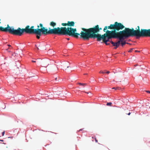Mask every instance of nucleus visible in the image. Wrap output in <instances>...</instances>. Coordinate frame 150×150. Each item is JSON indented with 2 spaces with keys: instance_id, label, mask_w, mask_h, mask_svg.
Returning <instances> with one entry per match:
<instances>
[{
  "instance_id": "1",
  "label": "nucleus",
  "mask_w": 150,
  "mask_h": 150,
  "mask_svg": "<svg viewBox=\"0 0 150 150\" xmlns=\"http://www.w3.org/2000/svg\"><path fill=\"white\" fill-rule=\"evenodd\" d=\"M81 29L83 31H81V32L80 38L84 40H89L90 38L95 39L96 38L97 40L100 41L101 40V38L104 35V34L101 35L98 33L102 28H99L98 25L93 28L88 29L82 28Z\"/></svg>"
},
{
  "instance_id": "2",
  "label": "nucleus",
  "mask_w": 150,
  "mask_h": 150,
  "mask_svg": "<svg viewBox=\"0 0 150 150\" xmlns=\"http://www.w3.org/2000/svg\"><path fill=\"white\" fill-rule=\"evenodd\" d=\"M125 27V26L121 23L115 22L114 23V30L111 31L108 30L106 32L116 38L120 35L128 33V28H125L124 30L119 31Z\"/></svg>"
},
{
  "instance_id": "3",
  "label": "nucleus",
  "mask_w": 150,
  "mask_h": 150,
  "mask_svg": "<svg viewBox=\"0 0 150 150\" xmlns=\"http://www.w3.org/2000/svg\"><path fill=\"white\" fill-rule=\"evenodd\" d=\"M137 29L134 30L133 28H128V33L131 36H136L137 38L140 37H150V29H141L140 30L139 26H137Z\"/></svg>"
},
{
  "instance_id": "4",
  "label": "nucleus",
  "mask_w": 150,
  "mask_h": 150,
  "mask_svg": "<svg viewBox=\"0 0 150 150\" xmlns=\"http://www.w3.org/2000/svg\"><path fill=\"white\" fill-rule=\"evenodd\" d=\"M49 30L45 27L42 28H38L37 35L36 37L38 39L40 38V37L42 34L45 35L47 34H54L60 35V27L54 28L53 29H51L49 28Z\"/></svg>"
},
{
  "instance_id": "5",
  "label": "nucleus",
  "mask_w": 150,
  "mask_h": 150,
  "mask_svg": "<svg viewBox=\"0 0 150 150\" xmlns=\"http://www.w3.org/2000/svg\"><path fill=\"white\" fill-rule=\"evenodd\" d=\"M60 35H68L76 38H78L79 35H81V33H76V28L71 27H61L60 28Z\"/></svg>"
},
{
  "instance_id": "6",
  "label": "nucleus",
  "mask_w": 150,
  "mask_h": 150,
  "mask_svg": "<svg viewBox=\"0 0 150 150\" xmlns=\"http://www.w3.org/2000/svg\"><path fill=\"white\" fill-rule=\"evenodd\" d=\"M42 64V67L47 68V69L49 71H54L55 69H57L56 65L53 64L49 60H45L43 61Z\"/></svg>"
},
{
  "instance_id": "7",
  "label": "nucleus",
  "mask_w": 150,
  "mask_h": 150,
  "mask_svg": "<svg viewBox=\"0 0 150 150\" xmlns=\"http://www.w3.org/2000/svg\"><path fill=\"white\" fill-rule=\"evenodd\" d=\"M25 28L21 29L20 28H18L17 29H14V28L10 27V33L13 35H17L18 36H21L25 32V31L24 30Z\"/></svg>"
},
{
  "instance_id": "8",
  "label": "nucleus",
  "mask_w": 150,
  "mask_h": 150,
  "mask_svg": "<svg viewBox=\"0 0 150 150\" xmlns=\"http://www.w3.org/2000/svg\"><path fill=\"white\" fill-rule=\"evenodd\" d=\"M115 38L116 37L106 32V33L104 34V35L103 38H101V40L102 39L103 42L106 45H109L110 44L109 43H108V42L110 41V42L111 41L109 40L110 39Z\"/></svg>"
},
{
  "instance_id": "9",
  "label": "nucleus",
  "mask_w": 150,
  "mask_h": 150,
  "mask_svg": "<svg viewBox=\"0 0 150 150\" xmlns=\"http://www.w3.org/2000/svg\"><path fill=\"white\" fill-rule=\"evenodd\" d=\"M34 27L33 26H32L30 28L29 25H27L25 28V33H26L28 34H35L37 35L38 28L34 29Z\"/></svg>"
},
{
  "instance_id": "10",
  "label": "nucleus",
  "mask_w": 150,
  "mask_h": 150,
  "mask_svg": "<svg viewBox=\"0 0 150 150\" xmlns=\"http://www.w3.org/2000/svg\"><path fill=\"white\" fill-rule=\"evenodd\" d=\"M131 36L128 33L127 34H124L121 35H120L118 37L116 38H118L119 40H120V38L121 40L120 43L121 42V44L122 46H123L126 44H128L125 42V41L124 40L125 39L129 38V37Z\"/></svg>"
},
{
  "instance_id": "11",
  "label": "nucleus",
  "mask_w": 150,
  "mask_h": 150,
  "mask_svg": "<svg viewBox=\"0 0 150 150\" xmlns=\"http://www.w3.org/2000/svg\"><path fill=\"white\" fill-rule=\"evenodd\" d=\"M10 57L13 59H16L17 58L18 55L15 53V52L10 51Z\"/></svg>"
},
{
  "instance_id": "12",
  "label": "nucleus",
  "mask_w": 150,
  "mask_h": 150,
  "mask_svg": "<svg viewBox=\"0 0 150 150\" xmlns=\"http://www.w3.org/2000/svg\"><path fill=\"white\" fill-rule=\"evenodd\" d=\"M108 28V29H113L114 30V24H111L110 25L108 26H105V27L103 29V31L104 32H106V31L108 30H107V29Z\"/></svg>"
},
{
  "instance_id": "13",
  "label": "nucleus",
  "mask_w": 150,
  "mask_h": 150,
  "mask_svg": "<svg viewBox=\"0 0 150 150\" xmlns=\"http://www.w3.org/2000/svg\"><path fill=\"white\" fill-rule=\"evenodd\" d=\"M120 40L121 39H120V40H118L116 42H114L112 41H110V42L113 45V46L115 47L114 48L115 49H116L119 46L120 44Z\"/></svg>"
},
{
  "instance_id": "14",
  "label": "nucleus",
  "mask_w": 150,
  "mask_h": 150,
  "mask_svg": "<svg viewBox=\"0 0 150 150\" xmlns=\"http://www.w3.org/2000/svg\"><path fill=\"white\" fill-rule=\"evenodd\" d=\"M69 64L68 62H66L65 64H63L62 65L63 68L64 69H65L67 71H68V70L66 68H69V70H70L71 69V67L69 66Z\"/></svg>"
},
{
  "instance_id": "15",
  "label": "nucleus",
  "mask_w": 150,
  "mask_h": 150,
  "mask_svg": "<svg viewBox=\"0 0 150 150\" xmlns=\"http://www.w3.org/2000/svg\"><path fill=\"white\" fill-rule=\"evenodd\" d=\"M0 31L4 32H9V26L8 25H7V27L4 28L2 26H0Z\"/></svg>"
},
{
  "instance_id": "16",
  "label": "nucleus",
  "mask_w": 150,
  "mask_h": 150,
  "mask_svg": "<svg viewBox=\"0 0 150 150\" xmlns=\"http://www.w3.org/2000/svg\"><path fill=\"white\" fill-rule=\"evenodd\" d=\"M68 26L70 27H73L74 26L75 23L73 21L67 22Z\"/></svg>"
},
{
  "instance_id": "17",
  "label": "nucleus",
  "mask_w": 150,
  "mask_h": 150,
  "mask_svg": "<svg viewBox=\"0 0 150 150\" xmlns=\"http://www.w3.org/2000/svg\"><path fill=\"white\" fill-rule=\"evenodd\" d=\"M50 25L51 26L53 27H54L56 25V24L55 23L52 21L51 22L50 24Z\"/></svg>"
},
{
  "instance_id": "18",
  "label": "nucleus",
  "mask_w": 150,
  "mask_h": 150,
  "mask_svg": "<svg viewBox=\"0 0 150 150\" xmlns=\"http://www.w3.org/2000/svg\"><path fill=\"white\" fill-rule=\"evenodd\" d=\"M61 25L62 26H68L67 23H62Z\"/></svg>"
},
{
  "instance_id": "19",
  "label": "nucleus",
  "mask_w": 150,
  "mask_h": 150,
  "mask_svg": "<svg viewBox=\"0 0 150 150\" xmlns=\"http://www.w3.org/2000/svg\"><path fill=\"white\" fill-rule=\"evenodd\" d=\"M112 104L111 102L108 103H107L106 105L107 106H111V105Z\"/></svg>"
},
{
  "instance_id": "20",
  "label": "nucleus",
  "mask_w": 150,
  "mask_h": 150,
  "mask_svg": "<svg viewBox=\"0 0 150 150\" xmlns=\"http://www.w3.org/2000/svg\"><path fill=\"white\" fill-rule=\"evenodd\" d=\"M106 71V70H104V71H100L99 72V73H102V74L105 73Z\"/></svg>"
},
{
  "instance_id": "21",
  "label": "nucleus",
  "mask_w": 150,
  "mask_h": 150,
  "mask_svg": "<svg viewBox=\"0 0 150 150\" xmlns=\"http://www.w3.org/2000/svg\"><path fill=\"white\" fill-rule=\"evenodd\" d=\"M78 84L80 85H82V86L86 85V83H78Z\"/></svg>"
},
{
  "instance_id": "22",
  "label": "nucleus",
  "mask_w": 150,
  "mask_h": 150,
  "mask_svg": "<svg viewBox=\"0 0 150 150\" xmlns=\"http://www.w3.org/2000/svg\"><path fill=\"white\" fill-rule=\"evenodd\" d=\"M40 26L41 27V28H42L44 27H43V25L42 23H40Z\"/></svg>"
},
{
  "instance_id": "23",
  "label": "nucleus",
  "mask_w": 150,
  "mask_h": 150,
  "mask_svg": "<svg viewBox=\"0 0 150 150\" xmlns=\"http://www.w3.org/2000/svg\"><path fill=\"white\" fill-rule=\"evenodd\" d=\"M94 138V139L95 140V141H96V143L97 142H98V140L96 139V137H95Z\"/></svg>"
},
{
  "instance_id": "24",
  "label": "nucleus",
  "mask_w": 150,
  "mask_h": 150,
  "mask_svg": "<svg viewBox=\"0 0 150 150\" xmlns=\"http://www.w3.org/2000/svg\"><path fill=\"white\" fill-rule=\"evenodd\" d=\"M133 49V48H131V49H130V50L129 51V52H132V50Z\"/></svg>"
},
{
  "instance_id": "25",
  "label": "nucleus",
  "mask_w": 150,
  "mask_h": 150,
  "mask_svg": "<svg viewBox=\"0 0 150 150\" xmlns=\"http://www.w3.org/2000/svg\"><path fill=\"white\" fill-rule=\"evenodd\" d=\"M4 134H5V132L4 131V132H2V135L3 136L4 135Z\"/></svg>"
},
{
  "instance_id": "26",
  "label": "nucleus",
  "mask_w": 150,
  "mask_h": 150,
  "mask_svg": "<svg viewBox=\"0 0 150 150\" xmlns=\"http://www.w3.org/2000/svg\"><path fill=\"white\" fill-rule=\"evenodd\" d=\"M110 71H106V72H105V73H106L107 74H109V73H110Z\"/></svg>"
},
{
  "instance_id": "27",
  "label": "nucleus",
  "mask_w": 150,
  "mask_h": 150,
  "mask_svg": "<svg viewBox=\"0 0 150 150\" xmlns=\"http://www.w3.org/2000/svg\"><path fill=\"white\" fill-rule=\"evenodd\" d=\"M118 88H117V87H116V88L113 87V88H112V89H117Z\"/></svg>"
},
{
  "instance_id": "28",
  "label": "nucleus",
  "mask_w": 150,
  "mask_h": 150,
  "mask_svg": "<svg viewBox=\"0 0 150 150\" xmlns=\"http://www.w3.org/2000/svg\"><path fill=\"white\" fill-rule=\"evenodd\" d=\"M59 78H55V80L56 81H58L59 80Z\"/></svg>"
},
{
  "instance_id": "29",
  "label": "nucleus",
  "mask_w": 150,
  "mask_h": 150,
  "mask_svg": "<svg viewBox=\"0 0 150 150\" xmlns=\"http://www.w3.org/2000/svg\"><path fill=\"white\" fill-rule=\"evenodd\" d=\"M32 62H36V60H32Z\"/></svg>"
},
{
  "instance_id": "30",
  "label": "nucleus",
  "mask_w": 150,
  "mask_h": 150,
  "mask_svg": "<svg viewBox=\"0 0 150 150\" xmlns=\"http://www.w3.org/2000/svg\"><path fill=\"white\" fill-rule=\"evenodd\" d=\"M146 91V92L150 93V91Z\"/></svg>"
},
{
  "instance_id": "31",
  "label": "nucleus",
  "mask_w": 150,
  "mask_h": 150,
  "mask_svg": "<svg viewBox=\"0 0 150 150\" xmlns=\"http://www.w3.org/2000/svg\"><path fill=\"white\" fill-rule=\"evenodd\" d=\"M118 81L121 82V79H119L118 80Z\"/></svg>"
},
{
  "instance_id": "32",
  "label": "nucleus",
  "mask_w": 150,
  "mask_h": 150,
  "mask_svg": "<svg viewBox=\"0 0 150 150\" xmlns=\"http://www.w3.org/2000/svg\"><path fill=\"white\" fill-rule=\"evenodd\" d=\"M37 27H38L37 28H39L40 27V25H38Z\"/></svg>"
},
{
  "instance_id": "33",
  "label": "nucleus",
  "mask_w": 150,
  "mask_h": 150,
  "mask_svg": "<svg viewBox=\"0 0 150 150\" xmlns=\"http://www.w3.org/2000/svg\"><path fill=\"white\" fill-rule=\"evenodd\" d=\"M82 130H83V129H80L79 130V131H82Z\"/></svg>"
},
{
  "instance_id": "34",
  "label": "nucleus",
  "mask_w": 150,
  "mask_h": 150,
  "mask_svg": "<svg viewBox=\"0 0 150 150\" xmlns=\"http://www.w3.org/2000/svg\"><path fill=\"white\" fill-rule=\"evenodd\" d=\"M131 114V113L130 112H129V113L128 114V115H129Z\"/></svg>"
},
{
  "instance_id": "35",
  "label": "nucleus",
  "mask_w": 150,
  "mask_h": 150,
  "mask_svg": "<svg viewBox=\"0 0 150 150\" xmlns=\"http://www.w3.org/2000/svg\"><path fill=\"white\" fill-rule=\"evenodd\" d=\"M10 50L11 49V48H12V47H11V46L10 45Z\"/></svg>"
},
{
  "instance_id": "36",
  "label": "nucleus",
  "mask_w": 150,
  "mask_h": 150,
  "mask_svg": "<svg viewBox=\"0 0 150 150\" xmlns=\"http://www.w3.org/2000/svg\"><path fill=\"white\" fill-rule=\"evenodd\" d=\"M68 40H69V38H66Z\"/></svg>"
},
{
  "instance_id": "37",
  "label": "nucleus",
  "mask_w": 150,
  "mask_h": 150,
  "mask_svg": "<svg viewBox=\"0 0 150 150\" xmlns=\"http://www.w3.org/2000/svg\"><path fill=\"white\" fill-rule=\"evenodd\" d=\"M94 137H92V138L93 139H94Z\"/></svg>"
},
{
  "instance_id": "38",
  "label": "nucleus",
  "mask_w": 150,
  "mask_h": 150,
  "mask_svg": "<svg viewBox=\"0 0 150 150\" xmlns=\"http://www.w3.org/2000/svg\"><path fill=\"white\" fill-rule=\"evenodd\" d=\"M35 46H36V47L37 48V49H39L38 48V47H36V45H35Z\"/></svg>"
},
{
  "instance_id": "39",
  "label": "nucleus",
  "mask_w": 150,
  "mask_h": 150,
  "mask_svg": "<svg viewBox=\"0 0 150 150\" xmlns=\"http://www.w3.org/2000/svg\"><path fill=\"white\" fill-rule=\"evenodd\" d=\"M8 46H9V45H7Z\"/></svg>"
},
{
  "instance_id": "40",
  "label": "nucleus",
  "mask_w": 150,
  "mask_h": 150,
  "mask_svg": "<svg viewBox=\"0 0 150 150\" xmlns=\"http://www.w3.org/2000/svg\"><path fill=\"white\" fill-rule=\"evenodd\" d=\"M86 93H87V94H88L89 93V92H86Z\"/></svg>"
},
{
  "instance_id": "41",
  "label": "nucleus",
  "mask_w": 150,
  "mask_h": 150,
  "mask_svg": "<svg viewBox=\"0 0 150 150\" xmlns=\"http://www.w3.org/2000/svg\"><path fill=\"white\" fill-rule=\"evenodd\" d=\"M85 74V75H87V74Z\"/></svg>"
},
{
  "instance_id": "42",
  "label": "nucleus",
  "mask_w": 150,
  "mask_h": 150,
  "mask_svg": "<svg viewBox=\"0 0 150 150\" xmlns=\"http://www.w3.org/2000/svg\"><path fill=\"white\" fill-rule=\"evenodd\" d=\"M1 141H3V140H1Z\"/></svg>"
}]
</instances>
